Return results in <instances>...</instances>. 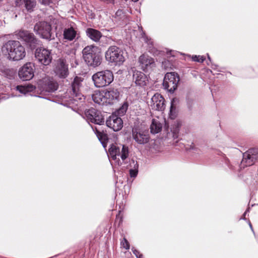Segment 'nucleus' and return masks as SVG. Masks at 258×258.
Listing matches in <instances>:
<instances>
[{
  "label": "nucleus",
  "mask_w": 258,
  "mask_h": 258,
  "mask_svg": "<svg viewBox=\"0 0 258 258\" xmlns=\"http://www.w3.org/2000/svg\"><path fill=\"white\" fill-rule=\"evenodd\" d=\"M86 34L89 38L95 42H99L102 36L100 31L91 28H88L86 30Z\"/></svg>",
  "instance_id": "obj_22"
},
{
  "label": "nucleus",
  "mask_w": 258,
  "mask_h": 258,
  "mask_svg": "<svg viewBox=\"0 0 258 258\" xmlns=\"http://www.w3.org/2000/svg\"><path fill=\"white\" fill-rule=\"evenodd\" d=\"M106 104H113L119 100L120 92L118 89L109 88L104 91Z\"/></svg>",
  "instance_id": "obj_17"
},
{
  "label": "nucleus",
  "mask_w": 258,
  "mask_h": 258,
  "mask_svg": "<svg viewBox=\"0 0 258 258\" xmlns=\"http://www.w3.org/2000/svg\"><path fill=\"white\" fill-rule=\"evenodd\" d=\"M175 102V99H173L171 101V105H170V115H172V113H175L176 110V107L174 104V103Z\"/></svg>",
  "instance_id": "obj_34"
},
{
  "label": "nucleus",
  "mask_w": 258,
  "mask_h": 258,
  "mask_svg": "<svg viewBox=\"0 0 258 258\" xmlns=\"http://www.w3.org/2000/svg\"><path fill=\"white\" fill-rule=\"evenodd\" d=\"M132 132L133 139L138 144H145L149 141V135L148 132L141 131L137 128H133Z\"/></svg>",
  "instance_id": "obj_20"
},
{
  "label": "nucleus",
  "mask_w": 258,
  "mask_h": 258,
  "mask_svg": "<svg viewBox=\"0 0 258 258\" xmlns=\"http://www.w3.org/2000/svg\"><path fill=\"white\" fill-rule=\"evenodd\" d=\"M138 173V169H130V175L131 177H136Z\"/></svg>",
  "instance_id": "obj_35"
},
{
  "label": "nucleus",
  "mask_w": 258,
  "mask_h": 258,
  "mask_svg": "<svg viewBox=\"0 0 258 258\" xmlns=\"http://www.w3.org/2000/svg\"><path fill=\"white\" fill-rule=\"evenodd\" d=\"M133 80L137 85L140 86L146 85L148 82L146 76L143 73L138 71H134Z\"/></svg>",
  "instance_id": "obj_21"
},
{
  "label": "nucleus",
  "mask_w": 258,
  "mask_h": 258,
  "mask_svg": "<svg viewBox=\"0 0 258 258\" xmlns=\"http://www.w3.org/2000/svg\"><path fill=\"white\" fill-rule=\"evenodd\" d=\"M129 167L130 169H138L139 165L136 161H135L134 159H132L130 161Z\"/></svg>",
  "instance_id": "obj_31"
},
{
  "label": "nucleus",
  "mask_w": 258,
  "mask_h": 258,
  "mask_svg": "<svg viewBox=\"0 0 258 258\" xmlns=\"http://www.w3.org/2000/svg\"><path fill=\"white\" fill-rule=\"evenodd\" d=\"M208 59H209V60L211 61V58H210V56L209 55V54H208Z\"/></svg>",
  "instance_id": "obj_44"
},
{
  "label": "nucleus",
  "mask_w": 258,
  "mask_h": 258,
  "mask_svg": "<svg viewBox=\"0 0 258 258\" xmlns=\"http://www.w3.org/2000/svg\"><path fill=\"white\" fill-rule=\"evenodd\" d=\"M115 18L117 21H121L122 24H127L128 20L127 16L125 15L122 10H118L115 13Z\"/></svg>",
  "instance_id": "obj_28"
},
{
  "label": "nucleus",
  "mask_w": 258,
  "mask_h": 258,
  "mask_svg": "<svg viewBox=\"0 0 258 258\" xmlns=\"http://www.w3.org/2000/svg\"><path fill=\"white\" fill-rule=\"evenodd\" d=\"M34 30L42 38L48 40L51 39V26L48 23L45 21L37 23Z\"/></svg>",
  "instance_id": "obj_10"
},
{
  "label": "nucleus",
  "mask_w": 258,
  "mask_h": 258,
  "mask_svg": "<svg viewBox=\"0 0 258 258\" xmlns=\"http://www.w3.org/2000/svg\"><path fill=\"white\" fill-rule=\"evenodd\" d=\"M118 218V216H117L116 218V221L117 220Z\"/></svg>",
  "instance_id": "obj_46"
},
{
  "label": "nucleus",
  "mask_w": 258,
  "mask_h": 258,
  "mask_svg": "<svg viewBox=\"0 0 258 258\" xmlns=\"http://www.w3.org/2000/svg\"><path fill=\"white\" fill-rule=\"evenodd\" d=\"M258 159V150L252 148L243 153L241 164L245 166H250L254 164Z\"/></svg>",
  "instance_id": "obj_13"
},
{
  "label": "nucleus",
  "mask_w": 258,
  "mask_h": 258,
  "mask_svg": "<svg viewBox=\"0 0 258 258\" xmlns=\"http://www.w3.org/2000/svg\"><path fill=\"white\" fill-rule=\"evenodd\" d=\"M109 157L113 160L120 156L122 161H124L128 156V148L124 145L118 146L116 144H111L108 149Z\"/></svg>",
  "instance_id": "obj_8"
},
{
  "label": "nucleus",
  "mask_w": 258,
  "mask_h": 258,
  "mask_svg": "<svg viewBox=\"0 0 258 258\" xmlns=\"http://www.w3.org/2000/svg\"><path fill=\"white\" fill-rule=\"evenodd\" d=\"M15 35L17 39L25 42L31 49H34L38 42V40L33 33L26 30H20L15 32Z\"/></svg>",
  "instance_id": "obj_9"
},
{
  "label": "nucleus",
  "mask_w": 258,
  "mask_h": 258,
  "mask_svg": "<svg viewBox=\"0 0 258 258\" xmlns=\"http://www.w3.org/2000/svg\"><path fill=\"white\" fill-rule=\"evenodd\" d=\"M2 51L9 59L14 61L22 60L26 56L25 49L18 41H8L3 45Z\"/></svg>",
  "instance_id": "obj_2"
},
{
  "label": "nucleus",
  "mask_w": 258,
  "mask_h": 258,
  "mask_svg": "<svg viewBox=\"0 0 258 258\" xmlns=\"http://www.w3.org/2000/svg\"><path fill=\"white\" fill-rule=\"evenodd\" d=\"M162 125L157 119H153L150 125L151 132L152 134H157L161 131Z\"/></svg>",
  "instance_id": "obj_26"
},
{
  "label": "nucleus",
  "mask_w": 258,
  "mask_h": 258,
  "mask_svg": "<svg viewBox=\"0 0 258 258\" xmlns=\"http://www.w3.org/2000/svg\"><path fill=\"white\" fill-rule=\"evenodd\" d=\"M229 167V168L231 169V170H234V167L232 165H228Z\"/></svg>",
  "instance_id": "obj_42"
},
{
  "label": "nucleus",
  "mask_w": 258,
  "mask_h": 258,
  "mask_svg": "<svg viewBox=\"0 0 258 258\" xmlns=\"http://www.w3.org/2000/svg\"><path fill=\"white\" fill-rule=\"evenodd\" d=\"M180 78L175 72L167 73L163 80V86L164 89L170 93H173L177 89Z\"/></svg>",
  "instance_id": "obj_7"
},
{
  "label": "nucleus",
  "mask_w": 258,
  "mask_h": 258,
  "mask_svg": "<svg viewBox=\"0 0 258 258\" xmlns=\"http://www.w3.org/2000/svg\"><path fill=\"white\" fill-rule=\"evenodd\" d=\"M63 37L65 39L69 41H72L77 37H79V34L77 33V28L71 26L70 28H66L63 31Z\"/></svg>",
  "instance_id": "obj_23"
},
{
  "label": "nucleus",
  "mask_w": 258,
  "mask_h": 258,
  "mask_svg": "<svg viewBox=\"0 0 258 258\" xmlns=\"http://www.w3.org/2000/svg\"><path fill=\"white\" fill-rule=\"evenodd\" d=\"M86 119L96 124L101 125L104 122V119L100 111L94 108L89 109L85 113Z\"/></svg>",
  "instance_id": "obj_11"
},
{
  "label": "nucleus",
  "mask_w": 258,
  "mask_h": 258,
  "mask_svg": "<svg viewBox=\"0 0 258 258\" xmlns=\"http://www.w3.org/2000/svg\"><path fill=\"white\" fill-rule=\"evenodd\" d=\"M120 244L125 249H130V244L125 238L124 237L123 238V239L122 240V241L120 242Z\"/></svg>",
  "instance_id": "obj_32"
},
{
  "label": "nucleus",
  "mask_w": 258,
  "mask_h": 258,
  "mask_svg": "<svg viewBox=\"0 0 258 258\" xmlns=\"http://www.w3.org/2000/svg\"><path fill=\"white\" fill-rule=\"evenodd\" d=\"M106 125L114 132L120 130L123 126V121L116 113H112L106 121Z\"/></svg>",
  "instance_id": "obj_15"
},
{
  "label": "nucleus",
  "mask_w": 258,
  "mask_h": 258,
  "mask_svg": "<svg viewBox=\"0 0 258 258\" xmlns=\"http://www.w3.org/2000/svg\"><path fill=\"white\" fill-rule=\"evenodd\" d=\"M104 91H96L92 95L93 100L96 103L99 104H106V101L105 98Z\"/></svg>",
  "instance_id": "obj_24"
},
{
  "label": "nucleus",
  "mask_w": 258,
  "mask_h": 258,
  "mask_svg": "<svg viewBox=\"0 0 258 258\" xmlns=\"http://www.w3.org/2000/svg\"><path fill=\"white\" fill-rule=\"evenodd\" d=\"M55 75L60 79H65L69 75L68 66L66 60L63 58L58 60L54 69Z\"/></svg>",
  "instance_id": "obj_16"
},
{
  "label": "nucleus",
  "mask_w": 258,
  "mask_h": 258,
  "mask_svg": "<svg viewBox=\"0 0 258 258\" xmlns=\"http://www.w3.org/2000/svg\"><path fill=\"white\" fill-rule=\"evenodd\" d=\"M34 65L33 63L27 62L19 71L18 75L22 80L28 81L34 77Z\"/></svg>",
  "instance_id": "obj_14"
},
{
  "label": "nucleus",
  "mask_w": 258,
  "mask_h": 258,
  "mask_svg": "<svg viewBox=\"0 0 258 258\" xmlns=\"http://www.w3.org/2000/svg\"><path fill=\"white\" fill-rule=\"evenodd\" d=\"M4 72H9V73L11 72V71L10 70L7 69H5Z\"/></svg>",
  "instance_id": "obj_43"
},
{
  "label": "nucleus",
  "mask_w": 258,
  "mask_h": 258,
  "mask_svg": "<svg viewBox=\"0 0 258 258\" xmlns=\"http://www.w3.org/2000/svg\"><path fill=\"white\" fill-rule=\"evenodd\" d=\"M105 59L109 63L120 66L125 61L123 50L116 46H110L105 54Z\"/></svg>",
  "instance_id": "obj_6"
},
{
  "label": "nucleus",
  "mask_w": 258,
  "mask_h": 258,
  "mask_svg": "<svg viewBox=\"0 0 258 258\" xmlns=\"http://www.w3.org/2000/svg\"><path fill=\"white\" fill-rule=\"evenodd\" d=\"M21 1L22 0H16V2L17 4ZM23 2L24 3L25 7L28 12H31L33 11L36 5L35 0H23Z\"/></svg>",
  "instance_id": "obj_27"
},
{
  "label": "nucleus",
  "mask_w": 258,
  "mask_h": 258,
  "mask_svg": "<svg viewBox=\"0 0 258 258\" xmlns=\"http://www.w3.org/2000/svg\"><path fill=\"white\" fill-rule=\"evenodd\" d=\"M192 59L195 61L202 62L205 59V58L203 56L200 55H193Z\"/></svg>",
  "instance_id": "obj_33"
},
{
  "label": "nucleus",
  "mask_w": 258,
  "mask_h": 258,
  "mask_svg": "<svg viewBox=\"0 0 258 258\" xmlns=\"http://www.w3.org/2000/svg\"><path fill=\"white\" fill-rule=\"evenodd\" d=\"M92 79L96 88H102L110 84L114 76L111 71L106 70L96 73L92 76Z\"/></svg>",
  "instance_id": "obj_5"
},
{
  "label": "nucleus",
  "mask_w": 258,
  "mask_h": 258,
  "mask_svg": "<svg viewBox=\"0 0 258 258\" xmlns=\"http://www.w3.org/2000/svg\"><path fill=\"white\" fill-rule=\"evenodd\" d=\"M179 131V126L178 125H177L175 127H173L172 128H171V133H168V136L169 137L170 135H172L173 139H176L178 137Z\"/></svg>",
  "instance_id": "obj_30"
},
{
  "label": "nucleus",
  "mask_w": 258,
  "mask_h": 258,
  "mask_svg": "<svg viewBox=\"0 0 258 258\" xmlns=\"http://www.w3.org/2000/svg\"><path fill=\"white\" fill-rule=\"evenodd\" d=\"M132 1L134 2H137L138 1V0H132Z\"/></svg>",
  "instance_id": "obj_45"
},
{
  "label": "nucleus",
  "mask_w": 258,
  "mask_h": 258,
  "mask_svg": "<svg viewBox=\"0 0 258 258\" xmlns=\"http://www.w3.org/2000/svg\"><path fill=\"white\" fill-rule=\"evenodd\" d=\"M83 58L89 66L96 67L102 61V57L99 48L91 45L86 46L82 51Z\"/></svg>",
  "instance_id": "obj_4"
},
{
  "label": "nucleus",
  "mask_w": 258,
  "mask_h": 258,
  "mask_svg": "<svg viewBox=\"0 0 258 258\" xmlns=\"http://www.w3.org/2000/svg\"><path fill=\"white\" fill-rule=\"evenodd\" d=\"M249 208H248V209L246 210V211L244 213V214H243V217H242V218H241V219H244H244H245V216H246V215L247 213L249 212Z\"/></svg>",
  "instance_id": "obj_39"
},
{
  "label": "nucleus",
  "mask_w": 258,
  "mask_h": 258,
  "mask_svg": "<svg viewBox=\"0 0 258 258\" xmlns=\"http://www.w3.org/2000/svg\"><path fill=\"white\" fill-rule=\"evenodd\" d=\"M139 63L141 69L145 72L149 71L155 66L154 59L146 54H143L140 56Z\"/></svg>",
  "instance_id": "obj_19"
},
{
  "label": "nucleus",
  "mask_w": 258,
  "mask_h": 258,
  "mask_svg": "<svg viewBox=\"0 0 258 258\" xmlns=\"http://www.w3.org/2000/svg\"><path fill=\"white\" fill-rule=\"evenodd\" d=\"M101 1L106 2L107 3H113L114 0H100Z\"/></svg>",
  "instance_id": "obj_40"
},
{
  "label": "nucleus",
  "mask_w": 258,
  "mask_h": 258,
  "mask_svg": "<svg viewBox=\"0 0 258 258\" xmlns=\"http://www.w3.org/2000/svg\"><path fill=\"white\" fill-rule=\"evenodd\" d=\"M248 224H249V226L250 229H251V230L252 231H253V228H252V225H251V223L250 222V221H249Z\"/></svg>",
  "instance_id": "obj_41"
},
{
  "label": "nucleus",
  "mask_w": 258,
  "mask_h": 258,
  "mask_svg": "<svg viewBox=\"0 0 258 258\" xmlns=\"http://www.w3.org/2000/svg\"><path fill=\"white\" fill-rule=\"evenodd\" d=\"M128 108V104L127 102H124L116 111L113 113H116L118 116L120 117L123 115L126 112Z\"/></svg>",
  "instance_id": "obj_29"
},
{
  "label": "nucleus",
  "mask_w": 258,
  "mask_h": 258,
  "mask_svg": "<svg viewBox=\"0 0 258 258\" xmlns=\"http://www.w3.org/2000/svg\"><path fill=\"white\" fill-rule=\"evenodd\" d=\"M132 250L133 253L136 256L137 258H143V254L140 253V251L135 249L134 247H132Z\"/></svg>",
  "instance_id": "obj_37"
},
{
  "label": "nucleus",
  "mask_w": 258,
  "mask_h": 258,
  "mask_svg": "<svg viewBox=\"0 0 258 258\" xmlns=\"http://www.w3.org/2000/svg\"><path fill=\"white\" fill-rule=\"evenodd\" d=\"M37 89L36 87L32 85H18L16 87V90L19 91L21 94L37 96V94H43L45 92H53L58 88V83L52 78L45 77L39 80L37 82Z\"/></svg>",
  "instance_id": "obj_1"
},
{
  "label": "nucleus",
  "mask_w": 258,
  "mask_h": 258,
  "mask_svg": "<svg viewBox=\"0 0 258 258\" xmlns=\"http://www.w3.org/2000/svg\"><path fill=\"white\" fill-rule=\"evenodd\" d=\"M81 80L76 77L72 84L71 87L68 89L63 96L65 101L70 105L78 106L79 102H82L85 100L84 96L79 91Z\"/></svg>",
  "instance_id": "obj_3"
},
{
  "label": "nucleus",
  "mask_w": 258,
  "mask_h": 258,
  "mask_svg": "<svg viewBox=\"0 0 258 258\" xmlns=\"http://www.w3.org/2000/svg\"><path fill=\"white\" fill-rule=\"evenodd\" d=\"M143 37L145 41L149 45L153 46V41L150 38H148L147 36L145 35V33H143Z\"/></svg>",
  "instance_id": "obj_36"
},
{
  "label": "nucleus",
  "mask_w": 258,
  "mask_h": 258,
  "mask_svg": "<svg viewBox=\"0 0 258 258\" xmlns=\"http://www.w3.org/2000/svg\"><path fill=\"white\" fill-rule=\"evenodd\" d=\"M150 105L153 109L163 111L165 108V99L160 94L157 93L152 96Z\"/></svg>",
  "instance_id": "obj_18"
},
{
  "label": "nucleus",
  "mask_w": 258,
  "mask_h": 258,
  "mask_svg": "<svg viewBox=\"0 0 258 258\" xmlns=\"http://www.w3.org/2000/svg\"><path fill=\"white\" fill-rule=\"evenodd\" d=\"M39 3L44 5H49L52 3V0H38Z\"/></svg>",
  "instance_id": "obj_38"
},
{
  "label": "nucleus",
  "mask_w": 258,
  "mask_h": 258,
  "mask_svg": "<svg viewBox=\"0 0 258 258\" xmlns=\"http://www.w3.org/2000/svg\"><path fill=\"white\" fill-rule=\"evenodd\" d=\"M35 55L38 61L45 66L49 64L52 60L50 50L44 48H37Z\"/></svg>",
  "instance_id": "obj_12"
},
{
  "label": "nucleus",
  "mask_w": 258,
  "mask_h": 258,
  "mask_svg": "<svg viewBox=\"0 0 258 258\" xmlns=\"http://www.w3.org/2000/svg\"><path fill=\"white\" fill-rule=\"evenodd\" d=\"M93 130L95 131V133L96 135L98 140L101 142L104 148L107 146V143L108 140V136L106 134L104 133L103 131H100L96 127L95 129L92 126Z\"/></svg>",
  "instance_id": "obj_25"
}]
</instances>
